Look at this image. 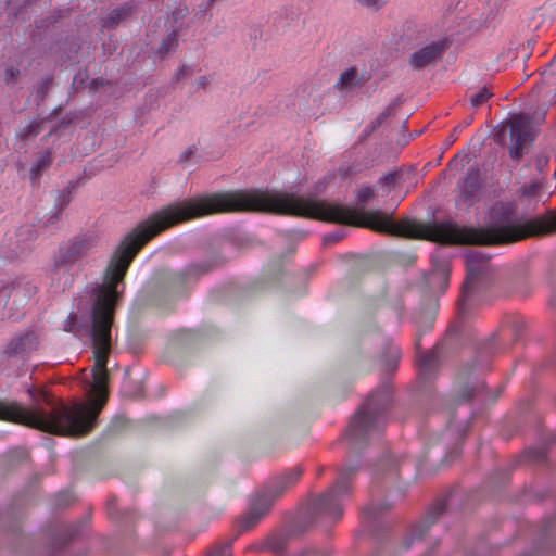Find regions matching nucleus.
Listing matches in <instances>:
<instances>
[{
  "label": "nucleus",
  "mask_w": 556,
  "mask_h": 556,
  "mask_svg": "<svg viewBox=\"0 0 556 556\" xmlns=\"http://www.w3.org/2000/svg\"><path fill=\"white\" fill-rule=\"evenodd\" d=\"M393 390L386 382L372 391L350 422V446L356 438L379 433L387 425L392 404Z\"/></svg>",
  "instance_id": "f257e3e1"
},
{
  "label": "nucleus",
  "mask_w": 556,
  "mask_h": 556,
  "mask_svg": "<svg viewBox=\"0 0 556 556\" xmlns=\"http://www.w3.org/2000/svg\"><path fill=\"white\" fill-rule=\"evenodd\" d=\"M302 472L303 470L300 466L288 469L275 477L269 486L257 493L250 501L247 513L240 519V531L244 532L255 527L269 511L274 501L300 480Z\"/></svg>",
  "instance_id": "f03ea898"
},
{
  "label": "nucleus",
  "mask_w": 556,
  "mask_h": 556,
  "mask_svg": "<svg viewBox=\"0 0 556 556\" xmlns=\"http://www.w3.org/2000/svg\"><path fill=\"white\" fill-rule=\"evenodd\" d=\"M501 144L508 146L509 156L519 161L536 137V129L529 114H511L497 132Z\"/></svg>",
  "instance_id": "7ed1b4c3"
},
{
  "label": "nucleus",
  "mask_w": 556,
  "mask_h": 556,
  "mask_svg": "<svg viewBox=\"0 0 556 556\" xmlns=\"http://www.w3.org/2000/svg\"><path fill=\"white\" fill-rule=\"evenodd\" d=\"M97 243L96 236L80 235L60 245L54 261L53 276L64 275L63 290L71 287L73 282V276L68 274V270L80 260L92 253L97 248Z\"/></svg>",
  "instance_id": "20e7f679"
},
{
  "label": "nucleus",
  "mask_w": 556,
  "mask_h": 556,
  "mask_svg": "<svg viewBox=\"0 0 556 556\" xmlns=\"http://www.w3.org/2000/svg\"><path fill=\"white\" fill-rule=\"evenodd\" d=\"M346 493L348 489L343 481L340 480L330 492L318 497L309 508L312 522H317L321 519L336 521L341 518Z\"/></svg>",
  "instance_id": "39448f33"
},
{
  "label": "nucleus",
  "mask_w": 556,
  "mask_h": 556,
  "mask_svg": "<svg viewBox=\"0 0 556 556\" xmlns=\"http://www.w3.org/2000/svg\"><path fill=\"white\" fill-rule=\"evenodd\" d=\"M36 239V230L33 225H24L18 228L14 237L10 236L2 243L0 256L13 261L30 250L31 242Z\"/></svg>",
  "instance_id": "423d86ee"
},
{
  "label": "nucleus",
  "mask_w": 556,
  "mask_h": 556,
  "mask_svg": "<svg viewBox=\"0 0 556 556\" xmlns=\"http://www.w3.org/2000/svg\"><path fill=\"white\" fill-rule=\"evenodd\" d=\"M445 510L446 502L444 500L435 501L429 507L422 520L409 529L403 542V549L407 551L416 541H420Z\"/></svg>",
  "instance_id": "0eeeda50"
},
{
  "label": "nucleus",
  "mask_w": 556,
  "mask_h": 556,
  "mask_svg": "<svg viewBox=\"0 0 556 556\" xmlns=\"http://www.w3.org/2000/svg\"><path fill=\"white\" fill-rule=\"evenodd\" d=\"M39 337L35 331H25L14 337L5 346L2 356L10 358H20L28 356L37 350Z\"/></svg>",
  "instance_id": "6e6552de"
},
{
  "label": "nucleus",
  "mask_w": 556,
  "mask_h": 556,
  "mask_svg": "<svg viewBox=\"0 0 556 556\" xmlns=\"http://www.w3.org/2000/svg\"><path fill=\"white\" fill-rule=\"evenodd\" d=\"M36 293V286L25 278H18L11 283L0 282V307L9 298L13 296L14 302L23 304Z\"/></svg>",
  "instance_id": "1a4fd4ad"
},
{
  "label": "nucleus",
  "mask_w": 556,
  "mask_h": 556,
  "mask_svg": "<svg viewBox=\"0 0 556 556\" xmlns=\"http://www.w3.org/2000/svg\"><path fill=\"white\" fill-rule=\"evenodd\" d=\"M467 277L463 283L462 296L458 301L459 311L463 309L466 303V296L468 292L471 290L475 280L484 273L489 266V258L483 257L479 253H472L467 256Z\"/></svg>",
  "instance_id": "9d476101"
},
{
  "label": "nucleus",
  "mask_w": 556,
  "mask_h": 556,
  "mask_svg": "<svg viewBox=\"0 0 556 556\" xmlns=\"http://www.w3.org/2000/svg\"><path fill=\"white\" fill-rule=\"evenodd\" d=\"M445 48V41L443 40L431 42L415 51L410 56L409 63L413 68L421 70L439 60L443 55Z\"/></svg>",
  "instance_id": "9b49d317"
},
{
  "label": "nucleus",
  "mask_w": 556,
  "mask_h": 556,
  "mask_svg": "<svg viewBox=\"0 0 556 556\" xmlns=\"http://www.w3.org/2000/svg\"><path fill=\"white\" fill-rule=\"evenodd\" d=\"M481 188L480 173L477 168H470L459 185V200L464 204H472Z\"/></svg>",
  "instance_id": "f8f14e48"
},
{
  "label": "nucleus",
  "mask_w": 556,
  "mask_h": 556,
  "mask_svg": "<svg viewBox=\"0 0 556 556\" xmlns=\"http://www.w3.org/2000/svg\"><path fill=\"white\" fill-rule=\"evenodd\" d=\"M401 357V349L393 342L388 341L379 357L382 370L388 374L395 371L399 366Z\"/></svg>",
  "instance_id": "ddd939ff"
},
{
  "label": "nucleus",
  "mask_w": 556,
  "mask_h": 556,
  "mask_svg": "<svg viewBox=\"0 0 556 556\" xmlns=\"http://www.w3.org/2000/svg\"><path fill=\"white\" fill-rule=\"evenodd\" d=\"M400 463L393 456L382 459L375 468V478L379 481H395L399 477Z\"/></svg>",
  "instance_id": "4468645a"
},
{
  "label": "nucleus",
  "mask_w": 556,
  "mask_h": 556,
  "mask_svg": "<svg viewBox=\"0 0 556 556\" xmlns=\"http://www.w3.org/2000/svg\"><path fill=\"white\" fill-rule=\"evenodd\" d=\"M418 376L422 380H430L437 368V354L433 351L417 353Z\"/></svg>",
  "instance_id": "2eb2a0df"
},
{
  "label": "nucleus",
  "mask_w": 556,
  "mask_h": 556,
  "mask_svg": "<svg viewBox=\"0 0 556 556\" xmlns=\"http://www.w3.org/2000/svg\"><path fill=\"white\" fill-rule=\"evenodd\" d=\"M434 319H435V316H434L433 311H430V312L422 311L418 315H416L414 320H415V325L417 327V332H416V338H415V346H416L417 351H419V349H420L421 336L430 332L433 329Z\"/></svg>",
  "instance_id": "dca6fc26"
},
{
  "label": "nucleus",
  "mask_w": 556,
  "mask_h": 556,
  "mask_svg": "<svg viewBox=\"0 0 556 556\" xmlns=\"http://www.w3.org/2000/svg\"><path fill=\"white\" fill-rule=\"evenodd\" d=\"M135 7L131 3H124L123 5L113 9L106 17L103 20V26L104 27H114L119 22L125 20L127 16L131 15L134 12Z\"/></svg>",
  "instance_id": "f3484780"
},
{
  "label": "nucleus",
  "mask_w": 556,
  "mask_h": 556,
  "mask_svg": "<svg viewBox=\"0 0 556 556\" xmlns=\"http://www.w3.org/2000/svg\"><path fill=\"white\" fill-rule=\"evenodd\" d=\"M393 114V109L388 106L381 114H379L374 121L367 124L364 129L358 134L356 143L365 142L370 135L377 130L384 119L389 118Z\"/></svg>",
  "instance_id": "a211bd4d"
},
{
  "label": "nucleus",
  "mask_w": 556,
  "mask_h": 556,
  "mask_svg": "<svg viewBox=\"0 0 556 556\" xmlns=\"http://www.w3.org/2000/svg\"><path fill=\"white\" fill-rule=\"evenodd\" d=\"M520 193L523 198L535 201H547L549 194L543 192V185L540 181L526 182L520 188Z\"/></svg>",
  "instance_id": "6ab92c4d"
},
{
  "label": "nucleus",
  "mask_w": 556,
  "mask_h": 556,
  "mask_svg": "<svg viewBox=\"0 0 556 556\" xmlns=\"http://www.w3.org/2000/svg\"><path fill=\"white\" fill-rule=\"evenodd\" d=\"M403 493L396 492V501H400L403 498ZM395 503V500L390 502L386 501L383 503L379 504H370L369 506L365 507L363 510L364 517L368 519H377L379 515L383 514L384 511L391 509Z\"/></svg>",
  "instance_id": "aec40b11"
},
{
  "label": "nucleus",
  "mask_w": 556,
  "mask_h": 556,
  "mask_svg": "<svg viewBox=\"0 0 556 556\" xmlns=\"http://www.w3.org/2000/svg\"><path fill=\"white\" fill-rule=\"evenodd\" d=\"M52 164V155L50 151H45L40 154L30 168V179L35 182L40 176L41 173L48 168Z\"/></svg>",
  "instance_id": "412c9836"
},
{
  "label": "nucleus",
  "mask_w": 556,
  "mask_h": 556,
  "mask_svg": "<svg viewBox=\"0 0 556 556\" xmlns=\"http://www.w3.org/2000/svg\"><path fill=\"white\" fill-rule=\"evenodd\" d=\"M178 47V36L174 30L169 33L160 43L157 54L161 59H164L167 54L175 51Z\"/></svg>",
  "instance_id": "4be33fe9"
},
{
  "label": "nucleus",
  "mask_w": 556,
  "mask_h": 556,
  "mask_svg": "<svg viewBox=\"0 0 556 556\" xmlns=\"http://www.w3.org/2000/svg\"><path fill=\"white\" fill-rule=\"evenodd\" d=\"M287 544V536L283 534L270 535L265 542V548L276 554H280L285 551Z\"/></svg>",
  "instance_id": "5701e85b"
},
{
  "label": "nucleus",
  "mask_w": 556,
  "mask_h": 556,
  "mask_svg": "<svg viewBox=\"0 0 556 556\" xmlns=\"http://www.w3.org/2000/svg\"><path fill=\"white\" fill-rule=\"evenodd\" d=\"M493 96L489 87L484 86L470 96V104L478 109L482 106Z\"/></svg>",
  "instance_id": "b1692460"
},
{
  "label": "nucleus",
  "mask_w": 556,
  "mask_h": 556,
  "mask_svg": "<svg viewBox=\"0 0 556 556\" xmlns=\"http://www.w3.org/2000/svg\"><path fill=\"white\" fill-rule=\"evenodd\" d=\"M208 268L210 266L206 263L192 264L184 273L177 274V279L187 280L189 277L206 273Z\"/></svg>",
  "instance_id": "393cba45"
},
{
  "label": "nucleus",
  "mask_w": 556,
  "mask_h": 556,
  "mask_svg": "<svg viewBox=\"0 0 556 556\" xmlns=\"http://www.w3.org/2000/svg\"><path fill=\"white\" fill-rule=\"evenodd\" d=\"M370 78V73L365 71L363 73H361L358 75V71L355 66H352L350 67V76H349V79H350V89L353 87V86H357L364 81H367L369 80Z\"/></svg>",
  "instance_id": "a878e982"
},
{
  "label": "nucleus",
  "mask_w": 556,
  "mask_h": 556,
  "mask_svg": "<svg viewBox=\"0 0 556 556\" xmlns=\"http://www.w3.org/2000/svg\"><path fill=\"white\" fill-rule=\"evenodd\" d=\"M357 204H365L375 197L374 188L362 186L355 191Z\"/></svg>",
  "instance_id": "bb28decb"
},
{
  "label": "nucleus",
  "mask_w": 556,
  "mask_h": 556,
  "mask_svg": "<svg viewBox=\"0 0 556 556\" xmlns=\"http://www.w3.org/2000/svg\"><path fill=\"white\" fill-rule=\"evenodd\" d=\"M40 129H39V123L37 122H30L28 124H26L25 126H23L21 129H20V132H18V136L22 138V139H27L28 137H35L39 134Z\"/></svg>",
  "instance_id": "cd10ccee"
},
{
  "label": "nucleus",
  "mask_w": 556,
  "mask_h": 556,
  "mask_svg": "<svg viewBox=\"0 0 556 556\" xmlns=\"http://www.w3.org/2000/svg\"><path fill=\"white\" fill-rule=\"evenodd\" d=\"M472 116H468L466 117L463 122H460L457 126H455L452 130V132L450 134V136L447 137V140H448V146H451L452 143L455 142V140L457 139L459 132L465 129L466 127H468L471 123H472Z\"/></svg>",
  "instance_id": "c85d7f7f"
},
{
  "label": "nucleus",
  "mask_w": 556,
  "mask_h": 556,
  "mask_svg": "<svg viewBox=\"0 0 556 556\" xmlns=\"http://www.w3.org/2000/svg\"><path fill=\"white\" fill-rule=\"evenodd\" d=\"M345 237V229L340 228L333 232L326 233L323 237V243L324 245H331L340 240H342Z\"/></svg>",
  "instance_id": "c756f323"
},
{
  "label": "nucleus",
  "mask_w": 556,
  "mask_h": 556,
  "mask_svg": "<svg viewBox=\"0 0 556 556\" xmlns=\"http://www.w3.org/2000/svg\"><path fill=\"white\" fill-rule=\"evenodd\" d=\"M231 542L217 545L207 552L205 556H232Z\"/></svg>",
  "instance_id": "7c9ffc66"
},
{
  "label": "nucleus",
  "mask_w": 556,
  "mask_h": 556,
  "mask_svg": "<svg viewBox=\"0 0 556 556\" xmlns=\"http://www.w3.org/2000/svg\"><path fill=\"white\" fill-rule=\"evenodd\" d=\"M197 152V148L194 146L188 147L179 156V163L181 165H187L188 161L194 156Z\"/></svg>",
  "instance_id": "2f4dec72"
},
{
  "label": "nucleus",
  "mask_w": 556,
  "mask_h": 556,
  "mask_svg": "<svg viewBox=\"0 0 556 556\" xmlns=\"http://www.w3.org/2000/svg\"><path fill=\"white\" fill-rule=\"evenodd\" d=\"M86 522H77V523H73L71 526H68V529H67V532H66V540H72L74 539L76 535H78L80 533V531L83 530V527L85 526Z\"/></svg>",
  "instance_id": "473e14b6"
},
{
  "label": "nucleus",
  "mask_w": 556,
  "mask_h": 556,
  "mask_svg": "<svg viewBox=\"0 0 556 556\" xmlns=\"http://www.w3.org/2000/svg\"><path fill=\"white\" fill-rule=\"evenodd\" d=\"M72 502V494L70 492H60L55 495V504L60 507L66 506Z\"/></svg>",
  "instance_id": "72a5a7b5"
},
{
  "label": "nucleus",
  "mask_w": 556,
  "mask_h": 556,
  "mask_svg": "<svg viewBox=\"0 0 556 556\" xmlns=\"http://www.w3.org/2000/svg\"><path fill=\"white\" fill-rule=\"evenodd\" d=\"M363 7L371 9L374 11H378L381 7L384 5L386 0H357Z\"/></svg>",
  "instance_id": "f704fd0d"
},
{
  "label": "nucleus",
  "mask_w": 556,
  "mask_h": 556,
  "mask_svg": "<svg viewBox=\"0 0 556 556\" xmlns=\"http://www.w3.org/2000/svg\"><path fill=\"white\" fill-rule=\"evenodd\" d=\"M20 75V70L15 66H9L4 72V79L7 84L13 83L16 77Z\"/></svg>",
  "instance_id": "c9c22d12"
},
{
  "label": "nucleus",
  "mask_w": 556,
  "mask_h": 556,
  "mask_svg": "<svg viewBox=\"0 0 556 556\" xmlns=\"http://www.w3.org/2000/svg\"><path fill=\"white\" fill-rule=\"evenodd\" d=\"M106 510L110 518H117V501L115 497H110L108 500Z\"/></svg>",
  "instance_id": "e433bc0d"
},
{
  "label": "nucleus",
  "mask_w": 556,
  "mask_h": 556,
  "mask_svg": "<svg viewBox=\"0 0 556 556\" xmlns=\"http://www.w3.org/2000/svg\"><path fill=\"white\" fill-rule=\"evenodd\" d=\"M395 177H396V174L390 173V174L384 175L383 177H381L379 179V182L381 185H391V184H393L395 181Z\"/></svg>",
  "instance_id": "4c0bfd02"
},
{
  "label": "nucleus",
  "mask_w": 556,
  "mask_h": 556,
  "mask_svg": "<svg viewBox=\"0 0 556 556\" xmlns=\"http://www.w3.org/2000/svg\"><path fill=\"white\" fill-rule=\"evenodd\" d=\"M336 86H339L342 89L348 86V70L343 71L340 74L339 80Z\"/></svg>",
  "instance_id": "58836bf2"
},
{
  "label": "nucleus",
  "mask_w": 556,
  "mask_h": 556,
  "mask_svg": "<svg viewBox=\"0 0 556 556\" xmlns=\"http://www.w3.org/2000/svg\"><path fill=\"white\" fill-rule=\"evenodd\" d=\"M187 74H188V67L182 66V67H180V68L177 71V73L175 74V77H174V78H175V80H177V81H178V80L182 79Z\"/></svg>",
  "instance_id": "ea45409f"
},
{
  "label": "nucleus",
  "mask_w": 556,
  "mask_h": 556,
  "mask_svg": "<svg viewBox=\"0 0 556 556\" xmlns=\"http://www.w3.org/2000/svg\"><path fill=\"white\" fill-rule=\"evenodd\" d=\"M210 83L207 76H201L198 78L197 84L200 88H204Z\"/></svg>",
  "instance_id": "a19ab883"
},
{
  "label": "nucleus",
  "mask_w": 556,
  "mask_h": 556,
  "mask_svg": "<svg viewBox=\"0 0 556 556\" xmlns=\"http://www.w3.org/2000/svg\"><path fill=\"white\" fill-rule=\"evenodd\" d=\"M48 84H49V80H46L45 86L41 87L40 90H38V97H40V99H43L47 88H48Z\"/></svg>",
  "instance_id": "79ce46f5"
},
{
  "label": "nucleus",
  "mask_w": 556,
  "mask_h": 556,
  "mask_svg": "<svg viewBox=\"0 0 556 556\" xmlns=\"http://www.w3.org/2000/svg\"><path fill=\"white\" fill-rule=\"evenodd\" d=\"M68 202H70V200H68L67 195L65 193L62 194V201H61L60 206H59V212L62 211L63 207L65 205H67Z\"/></svg>",
  "instance_id": "37998d69"
},
{
  "label": "nucleus",
  "mask_w": 556,
  "mask_h": 556,
  "mask_svg": "<svg viewBox=\"0 0 556 556\" xmlns=\"http://www.w3.org/2000/svg\"><path fill=\"white\" fill-rule=\"evenodd\" d=\"M349 260H350V264L352 263V266L354 267L357 263V257L350 254Z\"/></svg>",
  "instance_id": "c03bdc74"
},
{
  "label": "nucleus",
  "mask_w": 556,
  "mask_h": 556,
  "mask_svg": "<svg viewBox=\"0 0 556 556\" xmlns=\"http://www.w3.org/2000/svg\"><path fill=\"white\" fill-rule=\"evenodd\" d=\"M214 1H215V0H210V1L207 2V4H206L205 9H208V8L212 5V3H213Z\"/></svg>",
  "instance_id": "a18cd8bd"
},
{
  "label": "nucleus",
  "mask_w": 556,
  "mask_h": 556,
  "mask_svg": "<svg viewBox=\"0 0 556 556\" xmlns=\"http://www.w3.org/2000/svg\"><path fill=\"white\" fill-rule=\"evenodd\" d=\"M118 421H121V422H122V421H123V419L118 417V418H115V420H114L113 422L115 424V422H118Z\"/></svg>",
  "instance_id": "49530a36"
},
{
  "label": "nucleus",
  "mask_w": 556,
  "mask_h": 556,
  "mask_svg": "<svg viewBox=\"0 0 556 556\" xmlns=\"http://www.w3.org/2000/svg\"><path fill=\"white\" fill-rule=\"evenodd\" d=\"M185 11H186V9L180 10L179 14L185 15Z\"/></svg>",
  "instance_id": "de8ad7c7"
}]
</instances>
